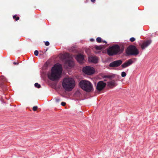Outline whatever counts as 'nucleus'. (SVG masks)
Wrapping results in <instances>:
<instances>
[{
  "label": "nucleus",
  "instance_id": "obj_1",
  "mask_svg": "<svg viewBox=\"0 0 158 158\" xmlns=\"http://www.w3.org/2000/svg\"><path fill=\"white\" fill-rule=\"evenodd\" d=\"M62 71V68L61 65H55L52 68L51 72L48 75V78L54 81L60 78Z\"/></svg>",
  "mask_w": 158,
  "mask_h": 158
},
{
  "label": "nucleus",
  "instance_id": "obj_2",
  "mask_svg": "<svg viewBox=\"0 0 158 158\" xmlns=\"http://www.w3.org/2000/svg\"><path fill=\"white\" fill-rule=\"evenodd\" d=\"M124 48V46L123 44L119 45L115 44L108 48L107 50V53L109 56H110L119 55L123 52Z\"/></svg>",
  "mask_w": 158,
  "mask_h": 158
},
{
  "label": "nucleus",
  "instance_id": "obj_3",
  "mask_svg": "<svg viewBox=\"0 0 158 158\" xmlns=\"http://www.w3.org/2000/svg\"><path fill=\"white\" fill-rule=\"evenodd\" d=\"M62 85L64 88L66 90L71 91L75 85V82L72 78H65L63 80Z\"/></svg>",
  "mask_w": 158,
  "mask_h": 158
},
{
  "label": "nucleus",
  "instance_id": "obj_4",
  "mask_svg": "<svg viewBox=\"0 0 158 158\" xmlns=\"http://www.w3.org/2000/svg\"><path fill=\"white\" fill-rule=\"evenodd\" d=\"M79 85L82 89L87 92H90L93 88L92 84L87 81L82 80L79 82Z\"/></svg>",
  "mask_w": 158,
  "mask_h": 158
},
{
  "label": "nucleus",
  "instance_id": "obj_5",
  "mask_svg": "<svg viewBox=\"0 0 158 158\" xmlns=\"http://www.w3.org/2000/svg\"><path fill=\"white\" fill-rule=\"evenodd\" d=\"M139 53V51L136 47L132 45L129 46L127 48L126 51V53L128 55L136 56Z\"/></svg>",
  "mask_w": 158,
  "mask_h": 158
},
{
  "label": "nucleus",
  "instance_id": "obj_6",
  "mask_svg": "<svg viewBox=\"0 0 158 158\" xmlns=\"http://www.w3.org/2000/svg\"><path fill=\"white\" fill-rule=\"evenodd\" d=\"M82 71L83 72L88 75H91L94 73V69L91 67L87 66L83 68Z\"/></svg>",
  "mask_w": 158,
  "mask_h": 158
},
{
  "label": "nucleus",
  "instance_id": "obj_7",
  "mask_svg": "<svg viewBox=\"0 0 158 158\" xmlns=\"http://www.w3.org/2000/svg\"><path fill=\"white\" fill-rule=\"evenodd\" d=\"M7 83L6 79L4 76L0 77V87L4 90H6L7 89L6 83Z\"/></svg>",
  "mask_w": 158,
  "mask_h": 158
},
{
  "label": "nucleus",
  "instance_id": "obj_8",
  "mask_svg": "<svg viewBox=\"0 0 158 158\" xmlns=\"http://www.w3.org/2000/svg\"><path fill=\"white\" fill-rule=\"evenodd\" d=\"M104 78H109L110 81H108L107 83L108 86L110 88H112L116 86L117 84L115 82L114 80H112L111 79L112 78V76H106L104 77Z\"/></svg>",
  "mask_w": 158,
  "mask_h": 158
},
{
  "label": "nucleus",
  "instance_id": "obj_9",
  "mask_svg": "<svg viewBox=\"0 0 158 158\" xmlns=\"http://www.w3.org/2000/svg\"><path fill=\"white\" fill-rule=\"evenodd\" d=\"M106 85V83L103 81H100L97 83L96 89L98 91H101L105 88Z\"/></svg>",
  "mask_w": 158,
  "mask_h": 158
},
{
  "label": "nucleus",
  "instance_id": "obj_10",
  "mask_svg": "<svg viewBox=\"0 0 158 158\" xmlns=\"http://www.w3.org/2000/svg\"><path fill=\"white\" fill-rule=\"evenodd\" d=\"M121 60H115L110 63L109 66L111 67H117L119 66L122 63Z\"/></svg>",
  "mask_w": 158,
  "mask_h": 158
},
{
  "label": "nucleus",
  "instance_id": "obj_11",
  "mask_svg": "<svg viewBox=\"0 0 158 158\" xmlns=\"http://www.w3.org/2000/svg\"><path fill=\"white\" fill-rule=\"evenodd\" d=\"M152 42L151 40H148L144 41L141 44H140L142 49H144L147 47Z\"/></svg>",
  "mask_w": 158,
  "mask_h": 158
},
{
  "label": "nucleus",
  "instance_id": "obj_12",
  "mask_svg": "<svg viewBox=\"0 0 158 158\" xmlns=\"http://www.w3.org/2000/svg\"><path fill=\"white\" fill-rule=\"evenodd\" d=\"M133 62L132 59H130L126 61L124 63L121 65L123 68H125L131 65Z\"/></svg>",
  "mask_w": 158,
  "mask_h": 158
},
{
  "label": "nucleus",
  "instance_id": "obj_13",
  "mask_svg": "<svg viewBox=\"0 0 158 158\" xmlns=\"http://www.w3.org/2000/svg\"><path fill=\"white\" fill-rule=\"evenodd\" d=\"M77 60L80 64L83 63L84 59V56L81 54L77 55L76 57Z\"/></svg>",
  "mask_w": 158,
  "mask_h": 158
},
{
  "label": "nucleus",
  "instance_id": "obj_14",
  "mask_svg": "<svg viewBox=\"0 0 158 158\" xmlns=\"http://www.w3.org/2000/svg\"><path fill=\"white\" fill-rule=\"evenodd\" d=\"M89 61L96 63L98 62V59L95 56H90L89 58Z\"/></svg>",
  "mask_w": 158,
  "mask_h": 158
},
{
  "label": "nucleus",
  "instance_id": "obj_15",
  "mask_svg": "<svg viewBox=\"0 0 158 158\" xmlns=\"http://www.w3.org/2000/svg\"><path fill=\"white\" fill-rule=\"evenodd\" d=\"M65 64L69 67H72L74 63L73 61L70 60H66Z\"/></svg>",
  "mask_w": 158,
  "mask_h": 158
},
{
  "label": "nucleus",
  "instance_id": "obj_16",
  "mask_svg": "<svg viewBox=\"0 0 158 158\" xmlns=\"http://www.w3.org/2000/svg\"><path fill=\"white\" fill-rule=\"evenodd\" d=\"M63 57L64 59L68 58L70 57V55L68 53H66L63 55Z\"/></svg>",
  "mask_w": 158,
  "mask_h": 158
},
{
  "label": "nucleus",
  "instance_id": "obj_17",
  "mask_svg": "<svg viewBox=\"0 0 158 158\" xmlns=\"http://www.w3.org/2000/svg\"><path fill=\"white\" fill-rule=\"evenodd\" d=\"M96 41L98 43H100L102 42V39L101 37H98L96 39Z\"/></svg>",
  "mask_w": 158,
  "mask_h": 158
},
{
  "label": "nucleus",
  "instance_id": "obj_18",
  "mask_svg": "<svg viewBox=\"0 0 158 158\" xmlns=\"http://www.w3.org/2000/svg\"><path fill=\"white\" fill-rule=\"evenodd\" d=\"M95 48L97 50H100L102 48L101 46H98L96 45L95 47Z\"/></svg>",
  "mask_w": 158,
  "mask_h": 158
},
{
  "label": "nucleus",
  "instance_id": "obj_19",
  "mask_svg": "<svg viewBox=\"0 0 158 158\" xmlns=\"http://www.w3.org/2000/svg\"><path fill=\"white\" fill-rule=\"evenodd\" d=\"M13 17L14 19H15V21H17L19 19V17L16 16V15H14Z\"/></svg>",
  "mask_w": 158,
  "mask_h": 158
},
{
  "label": "nucleus",
  "instance_id": "obj_20",
  "mask_svg": "<svg viewBox=\"0 0 158 158\" xmlns=\"http://www.w3.org/2000/svg\"><path fill=\"white\" fill-rule=\"evenodd\" d=\"M35 87L38 88H40L41 87L40 85L37 83H35Z\"/></svg>",
  "mask_w": 158,
  "mask_h": 158
},
{
  "label": "nucleus",
  "instance_id": "obj_21",
  "mask_svg": "<svg viewBox=\"0 0 158 158\" xmlns=\"http://www.w3.org/2000/svg\"><path fill=\"white\" fill-rule=\"evenodd\" d=\"M126 73L124 72H123L121 73V76L123 77H125L126 76Z\"/></svg>",
  "mask_w": 158,
  "mask_h": 158
},
{
  "label": "nucleus",
  "instance_id": "obj_22",
  "mask_svg": "<svg viewBox=\"0 0 158 158\" xmlns=\"http://www.w3.org/2000/svg\"><path fill=\"white\" fill-rule=\"evenodd\" d=\"M34 55L36 56H37L39 54V52L37 50H35L34 52Z\"/></svg>",
  "mask_w": 158,
  "mask_h": 158
},
{
  "label": "nucleus",
  "instance_id": "obj_23",
  "mask_svg": "<svg viewBox=\"0 0 158 158\" xmlns=\"http://www.w3.org/2000/svg\"><path fill=\"white\" fill-rule=\"evenodd\" d=\"M135 40V39L134 37H131L130 39V40L131 42H133Z\"/></svg>",
  "mask_w": 158,
  "mask_h": 158
},
{
  "label": "nucleus",
  "instance_id": "obj_24",
  "mask_svg": "<svg viewBox=\"0 0 158 158\" xmlns=\"http://www.w3.org/2000/svg\"><path fill=\"white\" fill-rule=\"evenodd\" d=\"M45 45L47 46H48L49 45V43L48 41H46L45 43Z\"/></svg>",
  "mask_w": 158,
  "mask_h": 158
},
{
  "label": "nucleus",
  "instance_id": "obj_25",
  "mask_svg": "<svg viewBox=\"0 0 158 158\" xmlns=\"http://www.w3.org/2000/svg\"><path fill=\"white\" fill-rule=\"evenodd\" d=\"M66 105V103L65 102H62L61 103V105L63 106H64Z\"/></svg>",
  "mask_w": 158,
  "mask_h": 158
},
{
  "label": "nucleus",
  "instance_id": "obj_26",
  "mask_svg": "<svg viewBox=\"0 0 158 158\" xmlns=\"http://www.w3.org/2000/svg\"><path fill=\"white\" fill-rule=\"evenodd\" d=\"M38 107L37 106H35L33 107L32 109H38Z\"/></svg>",
  "mask_w": 158,
  "mask_h": 158
},
{
  "label": "nucleus",
  "instance_id": "obj_27",
  "mask_svg": "<svg viewBox=\"0 0 158 158\" xmlns=\"http://www.w3.org/2000/svg\"><path fill=\"white\" fill-rule=\"evenodd\" d=\"M13 64L15 65H18L19 64V63L18 62H14L13 63Z\"/></svg>",
  "mask_w": 158,
  "mask_h": 158
},
{
  "label": "nucleus",
  "instance_id": "obj_28",
  "mask_svg": "<svg viewBox=\"0 0 158 158\" xmlns=\"http://www.w3.org/2000/svg\"><path fill=\"white\" fill-rule=\"evenodd\" d=\"M32 110H33L34 111H37V112H38V111L37 110L38 109H32Z\"/></svg>",
  "mask_w": 158,
  "mask_h": 158
},
{
  "label": "nucleus",
  "instance_id": "obj_29",
  "mask_svg": "<svg viewBox=\"0 0 158 158\" xmlns=\"http://www.w3.org/2000/svg\"><path fill=\"white\" fill-rule=\"evenodd\" d=\"M56 100L57 102H58L60 101V99H56Z\"/></svg>",
  "mask_w": 158,
  "mask_h": 158
},
{
  "label": "nucleus",
  "instance_id": "obj_30",
  "mask_svg": "<svg viewBox=\"0 0 158 158\" xmlns=\"http://www.w3.org/2000/svg\"><path fill=\"white\" fill-rule=\"evenodd\" d=\"M102 42H103V43H105V44H107V42L106 41H102Z\"/></svg>",
  "mask_w": 158,
  "mask_h": 158
},
{
  "label": "nucleus",
  "instance_id": "obj_31",
  "mask_svg": "<svg viewBox=\"0 0 158 158\" xmlns=\"http://www.w3.org/2000/svg\"><path fill=\"white\" fill-rule=\"evenodd\" d=\"M96 0H91V1L92 2L94 3L95 2Z\"/></svg>",
  "mask_w": 158,
  "mask_h": 158
},
{
  "label": "nucleus",
  "instance_id": "obj_32",
  "mask_svg": "<svg viewBox=\"0 0 158 158\" xmlns=\"http://www.w3.org/2000/svg\"><path fill=\"white\" fill-rule=\"evenodd\" d=\"M76 94H79L80 93V92L79 91H77L76 92Z\"/></svg>",
  "mask_w": 158,
  "mask_h": 158
},
{
  "label": "nucleus",
  "instance_id": "obj_33",
  "mask_svg": "<svg viewBox=\"0 0 158 158\" xmlns=\"http://www.w3.org/2000/svg\"><path fill=\"white\" fill-rule=\"evenodd\" d=\"M93 40H93V39H91V41H93Z\"/></svg>",
  "mask_w": 158,
  "mask_h": 158
},
{
  "label": "nucleus",
  "instance_id": "obj_34",
  "mask_svg": "<svg viewBox=\"0 0 158 158\" xmlns=\"http://www.w3.org/2000/svg\"><path fill=\"white\" fill-rule=\"evenodd\" d=\"M10 108H11V109H14V108H13V107H10Z\"/></svg>",
  "mask_w": 158,
  "mask_h": 158
},
{
  "label": "nucleus",
  "instance_id": "obj_35",
  "mask_svg": "<svg viewBox=\"0 0 158 158\" xmlns=\"http://www.w3.org/2000/svg\"><path fill=\"white\" fill-rule=\"evenodd\" d=\"M30 110L31 111V109H30Z\"/></svg>",
  "mask_w": 158,
  "mask_h": 158
},
{
  "label": "nucleus",
  "instance_id": "obj_36",
  "mask_svg": "<svg viewBox=\"0 0 158 158\" xmlns=\"http://www.w3.org/2000/svg\"><path fill=\"white\" fill-rule=\"evenodd\" d=\"M104 81H106V80H104Z\"/></svg>",
  "mask_w": 158,
  "mask_h": 158
}]
</instances>
